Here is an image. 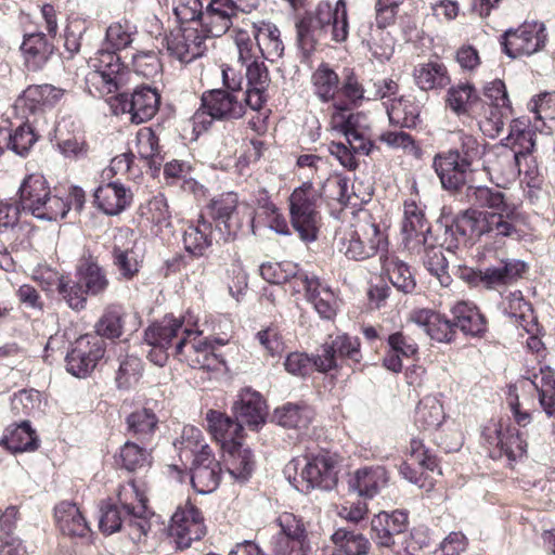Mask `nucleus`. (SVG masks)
I'll list each match as a JSON object with an SVG mask.
<instances>
[{"label":"nucleus","mask_w":555,"mask_h":555,"mask_svg":"<svg viewBox=\"0 0 555 555\" xmlns=\"http://www.w3.org/2000/svg\"><path fill=\"white\" fill-rule=\"evenodd\" d=\"M173 446L180 452L190 451L194 459L197 457L204 447L211 450L210 447L204 442L202 430L194 426H184L180 438L173 442Z\"/></svg>","instance_id":"obj_60"},{"label":"nucleus","mask_w":555,"mask_h":555,"mask_svg":"<svg viewBox=\"0 0 555 555\" xmlns=\"http://www.w3.org/2000/svg\"><path fill=\"white\" fill-rule=\"evenodd\" d=\"M131 201V193L118 182L100 185L94 192V203L106 215H118Z\"/></svg>","instance_id":"obj_34"},{"label":"nucleus","mask_w":555,"mask_h":555,"mask_svg":"<svg viewBox=\"0 0 555 555\" xmlns=\"http://www.w3.org/2000/svg\"><path fill=\"white\" fill-rule=\"evenodd\" d=\"M201 334L199 331V334L192 337H181L175 344V353L193 369L217 371L223 364V359L216 353L214 344L223 345L224 343L221 339L214 341L197 339Z\"/></svg>","instance_id":"obj_13"},{"label":"nucleus","mask_w":555,"mask_h":555,"mask_svg":"<svg viewBox=\"0 0 555 555\" xmlns=\"http://www.w3.org/2000/svg\"><path fill=\"white\" fill-rule=\"evenodd\" d=\"M338 456L330 452L305 457L300 480L294 478V486L302 492H308L314 488L333 489L338 480Z\"/></svg>","instance_id":"obj_9"},{"label":"nucleus","mask_w":555,"mask_h":555,"mask_svg":"<svg viewBox=\"0 0 555 555\" xmlns=\"http://www.w3.org/2000/svg\"><path fill=\"white\" fill-rule=\"evenodd\" d=\"M333 550L327 555H366L371 543L362 534L344 528L332 534Z\"/></svg>","instance_id":"obj_43"},{"label":"nucleus","mask_w":555,"mask_h":555,"mask_svg":"<svg viewBox=\"0 0 555 555\" xmlns=\"http://www.w3.org/2000/svg\"><path fill=\"white\" fill-rule=\"evenodd\" d=\"M413 77L417 87L424 91L443 89L451 82L447 66L439 62L416 65Z\"/></svg>","instance_id":"obj_39"},{"label":"nucleus","mask_w":555,"mask_h":555,"mask_svg":"<svg viewBox=\"0 0 555 555\" xmlns=\"http://www.w3.org/2000/svg\"><path fill=\"white\" fill-rule=\"evenodd\" d=\"M0 444L13 453L35 451L39 439L28 421L8 426L0 438Z\"/></svg>","instance_id":"obj_33"},{"label":"nucleus","mask_w":555,"mask_h":555,"mask_svg":"<svg viewBox=\"0 0 555 555\" xmlns=\"http://www.w3.org/2000/svg\"><path fill=\"white\" fill-rule=\"evenodd\" d=\"M281 531L273 540L276 555H308L311 550L305 522L292 513H283L276 519Z\"/></svg>","instance_id":"obj_14"},{"label":"nucleus","mask_w":555,"mask_h":555,"mask_svg":"<svg viewBox=\"0 0 555 555\" xmlns=\"http://www.w3.org/2000/svg\"><path fill=\"white\" fill-rule=\"evenodd\" d=\"M242 11L233 0H215L206 3L202 14L203 35L220 37L233 25V20Z\"/></svg>","instance_id":"obj_18"},{"label":"nucleus","mask_w":555,"mask_h":555,"mask_svg":"<svg viewBox=\"0 0 555 555\" xmlns=\"http://www.w3.org/2000/svg\"><path fill=\"white\" fill-rule=\"evenodd\" d=\"M99 528L104 534H113L120 530L122 525L121 513L118 506L111 500L100 504Z\"/></svg>","instance_id":"obj_59"},{"label":"nucleus","mask_w":555,"mask_h":555,"mask_svg":"<svg viewBox=\"0 0 555 555\" xmlns=\"http://www.w3.org/2000/svg\"><path fill=\"white\" fill-rule=\"evenodd\" d=\"M496 444L508 460L515 461L526 453L527 442L515 427L496 430Z\"/></svg>","instance_id":"obj_55"},{"label":"nucleus","mask_w":555,"mask_h":555,"mask_svg":"<svg viewBox=\"0 0 555 555\" xmlns=\"http://www.w3.org/2000/svg\"><path fill=\"white\" fill-rule=\"evenodd\" d=\"M453 327H459L464 334L479 336L486 332V320L478 308L472 302L459 301L451 309Z\"/></svg>","instance_id":"obj_36"},{"label":"nucleus","mask_w":555,"mask_h":555,"mask_svg":"<svg viewBox=\"0 0 555 555\" xmlns=\"http://www.w3.org/2000/svg\"><path fill=\"white\" fill-rule=\"evenodd\" d=\"M388 474L383 466H364L353 472L348 479L349 489L360 496L372 499L388 483Z\"/></svg>","instance_id":"obj_27"},{"label":"nucleus","mask_w":555,"mask_h":555,"mask_svg":"<svg viewBox=\"0 0 555 555\" xmlns=\"http://www.w3.org/2000/svg\"><path fill=\"white\" fill-rule=\"evenodd\" d=\"M519 158L520 153L502 146L493 152L492 159H485L482 169L491 177L495 176L504 181H513L520 173Z\"/></svg>","instance_id":"obj_30"},{"label":"nucleus","mask_w":555,"mask_h":555,"mask_svg":"<svg viewBox=\"0 0 555 555\" xmlns=\"http://www.w3.org/2000/svg\"><path fill=\"white\" fill-rule=\"evenodd\" d=\"M199 334L197 318L191 312L181 318L166 315L163 320L150 325L144 333V340L150 347L169 348L181 337Z\"/></svg>","instance_id":"obj_11"},{"label":"nucleus","mask_w":555,"mask_h":555,"mask_svg":"<svg viewBox=\"0 0 555 555\" xmlns=\"http://www.w3.org/2000/svg\"><path fill=\"white\" fill-rule=\"evenodd\" d=\"M314 95L324 103L334 100L339 90V77L328 64L322 63L311 75Z\"/></svg>","instance_id":"obj_47"},{"label":"nucleus","mask_w":555,"mask_h":555,"mask_svg":"<svg viewBox=\"0 0 555 555\" xmlns=\"http://www.w3.org/2000/svg\"><path fill=\"white\" fill-rule=\"evenodd\" d=\"M18 197L22 210L40 220L56 221L63 219L69 210L65 199L51 194L50 185L42 175L27 176L18 189Z\"/></svg>","instance_id":"obj_5"},{"label":"nucleus","mask_w":555,"mask_h":555,"mask_svg":"<svg viewBox=\"0 0 555 555\" xmlns=\"http://www.w3.org/2000/svg\"><path fill=\"white\" fill-rule=\"evenodd\" d=\"M294 271V274L284 282L285 291L291 292L293 295L304 292L306 298H308L314 287L319 285L320 279L314 275L309 276L305 271L298 269L296 264Z\"/></svg>","instance_id":"obj_63"},{"label":"nucleus","mask_w":555,"mask_h":555,"mask_svg":"<svg viewBox=\"0 0 555 555\" xmlns=\"http://www.w3.org/2000/svg\"><path fill=\"white\" fill-rule=\"evenodd\" d=\"M113 263L126 279H132L139 271L135 243L131 247L115 245L112 250Z\"/></svg>","instance_id":"obj_57"},{"label":"nucleus","mask_w":555,"mask_h":555,"mask_svg":"<svg viewBox=\"0 0 555 555\" xmlns=\"http://www.w3.org/2000/svg\"><path fill=\"white\" fill-rule=\"evenodd\" d=\"M39 391L34 389H23L13 395L11 399V409L15 416H27L39 406Z\"/></svg>","instance_id":"obj_62"},{"label":"nucleus","mask_w":555,"mask_h":555,"mask_svg":"<svg viewBox=\"0 0 555 555\" xmlns=\"http://www.w3.org/2000/svg\"><path fill=\"white\" fill-rule=\"evenodd\" d=\"M295 264L292 262H266L260 266L261 276L271 284H284L294 274Z\"/></svg>","instance_id":"obj_64"},{"label":"nucleus","mask_w":555,"mask_h":555,"mask_svg":"<svg viewBox=\"0 0 555 555\" xmlns=\"http://www.w3.org/2000/svg\"><path fill=\"white\" fill-rule=\"evenodd\" d=\"M41 284L46 292L54 288L69 308L79 311L86 307L88 294L79 279L74 281L68 276L50 272L47 278H41Z\"/></svg>","instance_id":"obj_24"},{"label":"nucleus","mask_w":555,"mask_h":555,"mask_svg":"<svg viewBox=\"0 0 555 555\" xmlns=\"http://www.w3.org/2000/svg\"><path fill=\"white\" fill-rule=\"evenodd\" d=\"M141 158L147 160L151 176L155 177L160 170L164 155L159 145V137L152 127L141 128Z\"/></svg>","instance_id":"obj_52"},{"label":"nucleus","mask_w":555,"mask_h":555,"mask_svg":"<svg viewBox=\"0 0 555 555\" xmlns=\"http://www.w3.org/2000/svg\"><path fill=\"white\" fill-rule=\"evenodd\" d=\"M54 516L60 531L68 537H86L90 532V527L74 503L64 501L54 508Z\"/></svg>","instance_id":"obj_32"},{"label":"nucleus","mask_w":555,"mask_h":555,"mask_svg":"<svg viewBox=\"0 0 555 555\" xmlns=\"http://www.w3.org/2000/svg\"><path fill=\"white\" fill-rule=\"evenodd\" d=\"M273 417L282 427L302 429L308 427L312 412L305 404L286 403L275 409Z\"/></svg>","instance_id":"obj_51"},{"label":"nucleus","mask_w":555,"mask_h":555,"mask_svg":"<svg viewBox=\"0 0 555 555\" xmlns=\"http://www.w3.org/2000/svg\"><path fill=\"white\" fill-rule=\"evenodd\" d=\"M295 28L297 46L306 57L330 41H347L349 17L346 1L337 0L335 4L328 1L319 2L313 10L305 12L297 20Z\"/></svg>","instance_id":"obj_2"},{"label":"nucleus","mask_w":555,"mask_h":555,"mask_svg":"<svg viewBox=\"0 0 555 555\" xmlns=\"http://www.w3.org/2000/svg\"><path fill=\"white\" fill-rule=\"evenodd\" d=\"M266 402L261 395L250 388L243 389L240 399L234 403L233 410L237 420L249 428L257 429L266 422Z\"/></svg>","instance_id":"obj_28"},{"label":"nucleus","mask_w":555,"mask_h":555,"mask_svg":"<svg viewBox=\"0 0 555 555\" xmlns=\"http://www.w3.org/2000/svg\"><path fill=\"white\" fill-rule=\"evenodd\" d=\"M469 204L486 207L488 210L467 209L457 216L454 222L447 227L446 235L452 240H444L449 251L459 247L461 243L475 241L488 236L495 243H504L506 237L517 235V211L514 204L507 203L505 195L488 186H473L466 189Z\"/></svg>","instance_id":"obj_1"},{"label":"nucleus","mask_w":555,"mask_h":555,"mask_svg":"<svg viewBox=\"0 0 555 555\" xmlns=\"http://www.w3.org/2000/svg\"><path fill=\"white\" fill-rule=\"evenodd\" d=\"M423 262L426 269L437 278L441 286L448 287L452 283V278L448 273V261L443 255L441 246L429 244L424 245Z\"/></svg>","instance_id":"obj_53"},{"label":"nucleus","mask_w":555,"mask_h":555,"mask_svg":"<svg viewBox=\"0 0 555 555\" xmlns=\"http://www.w3.org/2000/svg\"><path fill=\"white\" fill-rule=\"evenodd\" d=\"M443 418V409L437 398L428 396L420 400L414 414V424L420 430H434L441 425Z\"/></svg>","instance_id":"obj_46"},{"label":"nucleus","mask_w":555,"mask_h":555,"mask_svg":"<svg viewBox=\"0 0 555 555\" xmlns=\"http://www.w3.org/2000/svg\"><path fill=\"white\" fill-rule=\"evenodd\" d=\"M166 39L159 18L155 15L145 17L143 36H141V41L144 43V48H141V57H147L150 63L145 65V69L141 68L142 76L154 77L160 73L162 65L157 54L165 48Z\"/></svg>","instance_id":"obj_19"},{"label":"nucleus","mask_w":555,"mask_h":555,"mask_svg":"<svg viewBox=\"0 0 555 555\" xmlns=\"http://www.w3.org/2000/svg\"><path fill=\"white\" fill-rule=\"evenodd\" d=\"M167 527L164 518L152 511L147 499L141 492V534L145 537L147 551L154 550L165 534Z\"/></svg>","instance_id":"obj_45"},{"label":"nucleus","mask_w":555,"mask_h":555,"mask_svg":"<svg viewBox=\"0 0 555 555\" xmlns=\"http://www.w3.org/2000/svg\"><path fill=\"white\" fill-rule=\"evenodd\" d=\"M338 359H347L356 364L360 363V343L357 337L338 335L322 346V353L314 358V365L319 372H328L337 367Z\"/></svg>","instance_id":"obj_17"},{"label":"nucleus","mask_w":555,"mask_h":555,"mask_svg":"<svg viewBox=\"0 0 555 555\" xmlns=\"http://www.w3.org/2000/svg\"><path fill=\"white\" fill-rule=\"evenodd\" d=\"M386 108L391 124L403 128H412L417 125L420 107L413 100L403 96L393 99Z\"/></svg>","instance_id":"obj_50"},{"label":"nucleus","mask_w":555,"mask_h":555,"mask_svg":"<svg viewBox=\"0 0 555 555\" xmlns=\"http://www.w3.org/2000/svg\"><path fill=\"white\" fill-rule=\"evenodd\" d=\"M223 451L224 463L229 474L237 480H247L254 469L251 451L248 448H244L241 442L231 444L223 449Z\"/></svg>","instance_id":"obj_41"},{"label":"nucleus","mask_w":555,"mask_h":555,"mask_svg":"<svg viewBox=\"0 0 555 555\" xmlns=\"http://www.w3.org/2000/svg\"><path fill=\"white\" fill-rule=\"evenodd\" d=\"M528 107L535 114L533 128L551 133L555 128V91L540 93L529 102Z\"/></svg>","instance_id":"obj_44"},{"label":"nucleus","mask_w":555,"mask_h":555,"mask_svg":"<svg viewBox=\"0 0 555 555\" xmlns=\"http://www.w3.org/2000/svg\"><path fill=\"white\" fill-rule=\"evenodd\" d=\"M24 65L28 72H41L54 54L53 42L42 31L25 34L21 44Z\"/></svg>","instance_id":"obj_22"},{"label":"nucleus","mask_w":555,"mask_h":555,"mask_svg":"<svg viewBox=\"0 0 555 555\" xmlns=\"http://www.w3.org/2000/svg\"><path fill=\"white\" fill-rule=\"evenodd\" d=\"M409 320L439 343H450L454 338L455 330L452 321L431 309H414Z\"/></svg>","instance_id":"obj_26"},{"label":"nucleus","mask_w":555,"mask_h":555,"mask_svg":"<svg viewBox=\"0 0 555 555\" xmlns=\"http://www.w3.org/2000/svg\"><path fill=\"white\" fill-rule=\"evenodd\" d=\"M511 115L512 107H507V109L504 111L502 107L488 106L483 118L479 121V128L485 135L492 139L496 138L502 133L504 125L509 119Z\"/></svg>","instance_id":"obj_56"},{"label":"nucleus","mask_w":555,"mask_h":555,"mask_svg":"<svg viewBox=\"0 0 555 555\" xmlns=\"http://www.w3.org/2000/svg\"><path fill=\"white\" fill-rule=\"evenodd\" d=\"M205 39L206 36L201 34L197 28L185 27L171 34V37L166 39L165 46L170 54L181 63H190L205 53Z\"/></svg>","instance_id":"obj_21"},{"label":"nucleus","mask_w":555,"mask_h":555,"mask_svg":"<svg viewBox=\"0 0 555 555\" xmlns=\"http://www.w3.org/2000/svg\"><path fill=\"white\" fill-rule=\"evenodd\" d=\"M322 319L331 320L336 315L338 300L333 291L321 281L307 298Z\"/></svg>","instance_id":"obj_54"},{"label":"nucleus","mask_w":555,"mask_h":555,"mask_svg":"<svg viewBox=\"0 0 555 555\" xmlns=\"http://www.w3.org/2000/svg\"><path fill=\"white\" fill-rule=\"evenodd\" d=\"M253 35L256 40L258 52L263 59L275 62L284 54V43L281 39L279 28L271 23H253Z\"/></svg>","instance_id":"obj_31"},{"label":"nucleus","mask_w":555,"mask_h":555,"mask_svg":"<svg viewBox=\"0 0 555 555\" xmlns=\"http://www.w3.org/2000/svg\"><path fill=\"white\" fill-rule=\"evenodd\" d=\"M532 385L539 393V401L550 417H555V376L550 366L541 367L539 374L533 375Z\"/></svg>","instance_id":"obj_48"},{"label":"nucleus","mask_w":555,"mask_h":555,"mask_svg":"<svg viewBox=\"0 0 555 555\" xmlns=\"http://www.w3.org/2000/svg\"><path fill=\"white\" fill-rule=\"evenodd\" d=\"M212 225L201 217L195 224L184 230L183 243L185 250L194 257H203L206 249L211 246Z\"/></svg>","instance_id":"obj_42"},{"label":"nucleus","mask_w":555,"mask_h":555,"mask_svg":"<svg viewBox=\"0 0 555 555\" xmlns=\"http://www.w3.org/2000/svg\"><path fill=\"white\" fill-rule=\"evenodd\" d=\"M210 210L219 238L224 242L234 240L244 223L237 194L230 192L221 195L211 203Z\"/></svg>","instance_id":"obj_16"},{"label":"nucleus","mask_w":555,"mask_h":555,"mask_svg":"<svg viewBox=\"0 0 555 555\" xmlns=\"http://www.w3.org/2000/svg\"><path fill=\"white\" fill-rule=\"evenodd\" d=\"M408 514L395 511L391 514L382 512L371 521L372 540L378 547H385L399 554L401 551L411 553L410 544H405L409 533Z\"/></svg>","instance_id":"obj_8"},{"label":"nucleus","mask_w":555,"mask_h":555,"mask_svg":"<svg viewBox=\"0 0 555 555\" xmlns=\"http://www.w3.org/2000/svg\"><path fill=\"white\" fill-rule=\"evenodd\" d=\"M457 144L447 152L438 153L433 167L441 185L448 191H460L482 168L487 145L475 135L464 131L456 132Z\"/></svg>","instance_id":"obj_3"},{"label":"nucleus","mask_w":555,"mask_h":555,"mask_svg":"<svg viewBox=\"0 0 555 555\" xmlns=\"http://www.w3.org/2000/svg\"><path fill=\"white\" fill-rule=\"evenodd\" d=\"M162 439L158 417L149 409L141 411V468L151 467L154 451Z\"/></svg>","instance_id":"obj_35"},{"label":"nucleus","mask_w":555,"mask_h":555,"mask_svg":"<svg viewBox=\"0 0 555 555\" xmlns=\"http://www.w3.org/2000/svg\"><path fill=\"white\" fill-rule=\"evenodd\" d=\"M104 352V340L92 334L82 335L75 340L66 356V370L73 376L86 377L94 370Z\"/></svg>","instance_id":"obj_15"},{"label":"nucleus","mask_w":555,"mask_h":555,"mask_svg":"<svg viewBox=\"0 0 555 555\" xmlns=\"http://www.w3.org/2000/svg\"><path fill=\"white\" fill-rule=\"evenodd\" d=\"M221 479V465L215 459L211 450L204 449L193 461L191 482L193 488L202 494L215 491Z\"/></svg>","instance_id":"obj_20"},{"label":"nucleus","mask_w":555,"mask_h":555,"mask_svg":"<svg viewBox=\"0 0 555 555\" xmlns=\"http://www.w3.org/2000/svg\"><path fill=\"white\" fill-rule=\"evenodd\" d=\"M348 107L341 104L332 106V127L339 129L344 135L369 131L367 117L363 113L348 114Z\"/></svg>","instance_id":"obj_49"},{"label":"nucleus","mask_w":555,"mask_h":555,"mask_svg":"<svg viewBox=\"0 0 555 555\" xmlns=\"http://www.w3.org/2000/svg\"><path fill=\"white\" fill-rule=\"evenodd\" d=\"M206 420L210 434L221 443L222 449L241 442L244 430L241 420H233L216 410L208 411Z\"/></svg>","instance_id":"obj_29"},{"label":"nucleus","mask_w":555,"mask_h":555,"mask_svg":"<svg viewBox=\"0 0 555 555\" xmlns=\"http://www.w3.org/2000/svg\"><path fill=\"white\" fill-rule=\"evenodd\" d=\"M76 278L79 279L88 295L98 296L103 294L108 285L105 270L99 264L90 249H83L77 264Z\"/></svg>","instance_id":"obj_23"},{"label":"nucleus","mask_w":555,"mask_h":555,"mask_svg":"<svg viewBox=\"0 0 555 555\" xmlns=\"http://www.w3.org/2000/svg\"><path fill=\"white\" fill-rule=\"evenodd\" d=\"M168 530L180 550L190 547L193 541H198L206 534L203 515L190 501L177 507Z\"/></svg>","instance_id":"obj_12"},{"label":"nucleus","mask_w":555,"mask_h":555,"mask_svg":"<svg viewBox=\"0 0 555 555\" xmlns=\"http://www.w3.org/2000/svg\"><path fill=\"white\" fill-rule=\"evenodd\" d=\"M345 246V255L349 259L360 261L383 251L387 246V240L379 225L367 217L353 225Z\"/></svg>","instance_id":"obj_10"},{"label":"nucleus","mask_w":555,"mask_h":555,"mask_svg":"<svg viewBox=\"0 0 555 555\" xmlns=\"http://www.w3.org/2000/svg\"><path fill=\"white\" fill-rule=\"evenodd\" d=\"M446 104L457 116H470L480 104V96L472 83L459 82L448 90Z\"/></svg>","instance_id":"obj_37"},{"label":"nucleus","mask_w":555,"mask_h":555,"mask_svg":"<svg viewBox=\"0 0 555 555\" xmlns=\"http://www.w3.org/2000/svg\"><path fill=\"white\" fill-rule=\"evenodd\" d=\"M380 263L383 272L398 291L410 294L415 289L416 282L414 275L405 262L393 255H382Z\"/></svg>","instance_id":"obj_40"},{"label":"nucleus","mask_w":555,"mask_h":555,"mask_svg":"<svg viewBox=\"0 0 555 555\" xmlns=\"http://www.w3.org/2000/svg\"><path fill=\"white\" fill-rule=\"evenodd\" d=\"M321 193L311 182H304L289 196L291 223L299 237L313 242L318 237Z\"/></svg>","instance_id":"obj_6"},{"label":"nucleus","mask_w":555,"mask_h":555,"mask_svg":"<svg viewBox=\"0 0 555 555\" xmlns=\"http://www.w3.org/2000/svg\"><path fill=\"white\" fill-rule=\"evenodd\" d=\"M38 139L39 135L35 132L31 125L24 122L11 131L10 151L21 157H25L29 154Z\"/></svg>","instance_id":"obj_58"},{"label":"nucleus","mask_w":555,"mask_h":555,"mask_svg":"<svg viewBox=\"0 0 555 555\" xmlns=\"http://www.w3.org/2000/svg\"><path fill=\"white\" fill-rule=\"evenodd\" d=\"M246 81L244 101L250 109L260 111L267 101L266 92L270 83L269 72L263 62L254 60L246 64Z\"/></svg>","instance_id":"obj_25"},{"label":"nucleus","mask_w":555,"mask_h":555,"mask_svg":"<svg viewBox=\"0 0 555 555\" xmlns=\"http://www.w3.org/2000/svg\"><path fill=\"white\" fill-rule=\"evenodd\" d=\"M402 233L404 241L410 243L416 241L426 245L427 237L430 235V228L427 225L423 210L414 201L404 202V219L402 222Z\"/></svg>","instance_id":"obj_38"},{"label":"nucleus","mask_w":555,"mask_h":555,"mask_svg":"<svg viewBox=\"0 0 555 555\" xmlns=\"http://www.w3.org/2000/svg\"><path fill=\"white\" fill-rule=\"evenodd\" d=\"M547 41L546 27L541 22H525L517 28L506 29L500 38L502 51L509 59L530 56L541 51Z\"/></svg>","instance_id":"obj_7"},{"label":"nucleus","mask_w":555,"mask_h":555,"mask_svg":"<svg viewBox=\"0 0 555 555\" xmlns=\"http://www.w3.org/2000/svg\"><path fill=\"white\" fill-rule=\"evenodd\" d=\"M222 80L227 90L212 89L202 94L201 106L192 117L195 131L207 130L214 120L238 119L245 114L247 105L242 92L243 77H237L232 68L225 67L222 69Z\"/></svg>","instance_id":"obj_4"},{"label":"nucleus","mask_w":555,"mask_h":555,"mask_svg":"<svg viewBox=\"0 0 555 555\" xmlns=\"http://www.w3.org/2000/svg\"><path fill=\"white\" fill-rule=\"evenodd\" d=\"M121 313L117 308L107 309L95 324V335L103 340L117 338L121 335Z\"/></svg>","instance_id":"obj_61"}]
</instances>
